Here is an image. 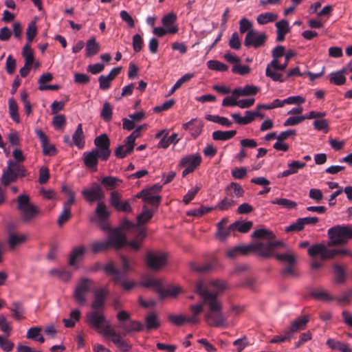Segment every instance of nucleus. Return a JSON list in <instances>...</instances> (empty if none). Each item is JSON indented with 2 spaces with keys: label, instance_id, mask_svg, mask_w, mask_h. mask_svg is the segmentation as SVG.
<instances>
[{
  "label": "nucleus",
  "instance_id": "2eb2a0df",
  "mask_svg": "<svg viewBox=\"0 0 352 352\" xmlns=\"http://www.w3.org/2000/svg\"><path fill=\"white\" fill-rule=\"evenodd\" d=\"M94 144L96 146V148L94 149L100 153V160L107 161L111 154L110 141L108 136L106 134H102L96 137Z\"/></svg>",
  "mask_w": 352,
  "mask_h": 352
},
{
  "label": "nucleus",
  "instance_id": "f03ea898",
  "mask_svg": "<svg viewBox=\"0 0 352 352\" xmlns=\"http://www.w3.org/2000/svg\"><path fill=\"white\" fill-rule=\"evenodd\" d=\"M121 270H118L113 262L107 263L104 270L108 275L113 276L116 284L120 285L124 290H130L136 285L134 281L126 278L128 272L135 264L134 261H129L124 256L120 257Z\"/></svg>",
  "mask_w": 352,
  "mask_h": 352
},
{
  "label": "nucleus",
  "instance_id": "5701e85b",
  "mask_svg": "<svg viewBox=\"0 0 352 352\" xmlns=\"http://www.w3.org/2000/svg\"><path fill=\"white\" fill-rule=\"evenodd\" d=\"M122 329V334L125 336L135 331H142L144 329V325L137 320H129L126 322L120 323L118 326Z\"/></svg>",
  "mask_w": 352,
  "mask_h": 352
},
{
  "label": "nucleus",
  "instance_id": "39448f33",
  "mask_svg": "<svg viewBox=\"0 0 352 352\" xmlns=\"http://www.w3.org/2000/svg\"><path fill=\"white\" fill-rule=\"evenodd\" d=\"M294 56L293 51L289 50L285 54V62L282 64L279 63L278 60H272L269 64H267L265 69L266 76L270 78L273 81L283 82L285 81L284 76L278 73L277 71H285L289 60Z\"/></svg>",
  "mask_w": 352,
  "mask_h": 352
},
{
  "label": "nucleus",
  "instance_id": "6e6552de",
  "mask_svg": "<svg viewBox=\"0 0 352 352\" xmlns=\"http://www.w3.org/2000/svg\"><path fill=\"white\" fill-rule=\"evenodd\" d=\"M229 289L228 283L223 280H213L208 283L199 281L196 283V292L200 296L201 290H206L208 293L215 295L218 298V295L225 290Z\"/></svg>",
  "mask_w": 352,
  "mask_h": 352
},
{
  "label": "nucleus",
  "instance_id": "de8ad7c7",
  "mask_svg": "<svg viewBox=\"0 0 352 352\" xmlns=\"http://www.w3.org/2000/svg\"><path fill=\"white\" fill-rule=\"evenodd\" d=\"M252 221H246V222H239L236 221L229 226L230 230H237L239 232L241 233L248 232L251 228L252 227Z\"/></svg>",
  "mask_w": 352,
  "mask_h": 352
},
{
  "label": "nucleus",
  "instance_id": "a878e982",
  "mask_svg": "<svg viewBox=\"0 0 352 352\" xmlns=\"http://www.w3.org/2000/svg\"><path fill=\"white\" fill-rule=\"evenodd\" d=\"M306 166L305 162L299 161H292L287 164V169L285 170L282 173L278 175V177H286L291 175L296 174L301 168H303Z\"/></svg>",
  "mask_w": 352,
  "mask_h": 352
},
{
  "label": "nucleus",
  "instance_id": "6e6d98bb",
  "mask_svg": "<svg viewBox=\"0 0 352 352\" xmlns=\"http://www.w3.org/2000/svg\"><path fill=\"white\" fill-rule=\"evenodd\" d=\"M168 320L176 326H181L184 324V323L188 324V318L186 316L183 314H179V315H175V314H170L168 316Z\"/></svg>",
  "mask_w": 352,
  "mask_h": 352
},
{
  "label": "nucleus",
  "instance_id": "6ab92c4d",
  "mask_svg": "<svg viewBox=\"0 0 352 352\" xmlns=\"http://www.w3.org/2000/svg\"><path fill=\"white\" fill-rule=\"evenodd\" d=\"M99 159H100V153L95 149L89 152H85L82 154V160L85 166L94 172L97 170Z\"/></svg>",
  "mask_w": 352,
  "mask_h": 352
},
{
  "label": "nucleus",
  "instance_id": "e2e57ef3",
  "mask_svg": "<svg viewBox=\"0 0 352 352\" xmlns=\"http://www.w3.org/2000/svg\"><path fill=\"white\" fill-rule=\"evenodd\" d=\"M230 196L223 198L218 204L217 208L221 210H227L236 204L232 197Z\"/></svg>",
  "mask_w": 352,
  "mask_h": 352
},
{
  "label": "nucleus",
  "instance_id": "f8f14e48",
  "mask_svg": "<svg viewBox=\"0 0 352 352\" xmlns=\"http://www.w3.org/2000/svg\"><path fill=\"white\" fill-rule=\"evenodd\" d=\"M82 195L88 203L102 201L104 192L102 187L97 183H94L89 188H85L82 191Z\"/></svg>",
  "mask_w": 352,
  "mask_h": 352
},
{
  "label": "nucleus",
  "instance_id": "412c9836",
  "mask_svg": "<svg viewBox=\"0 0 352 352\" xmlns=\"http://www.w3.org/2000/svg\"><path fill=\"white\" fill-rule=\"evenodd\" d=\"M177 16L174 12H169L162 18V23L169 34L177 33L179 29L176 23Z\"/></svg>",
  "mask_w": 352,
  "mask_h": 352
},
{
  "label": "nucleus",
  "instance_id": "473e14b6",
  "mask_svg": "<svg viewBox=\"0 0 352 352\" xmlns=\"http://www.w3.org/2000/svg\"><path fill=\"white\" fill-rule=\"evenodd\" d=\"M12 317L16 320H21L24 318L25 309L22 302L19 301L13 302L10 307Z\"/></svg>",
  "mask_w": 352,
  "mask_h": 352
},
{
  "label": "nucleus",
  "instance_id": "f3484780",
  "mask_svg": "<svg viewBox=\"0 0 352 352\" xmlns=\"http://www.w3.org/2000/svg\"><path fill=\"white\" fill-rule=\"evenodd\" d=\"M35 133L41 142L43 155L47 156L55 155L57 153V149L54 144H52L49 142L46 134L38 128L35 129Z\"/></svg>",
  "mask_w": 352,
  "mask_h": 352
},
{
  "label": "nucleus",
  "instance_id": "c756f323",
  "mask_svg": "<svg viewBox=\"0 0 352 352\" xmlns=\"http://www.w3.org/2000/svg\"><path fill=\"white\" fill-rule=\"evenodd\" d=\"M86 248L82 245L76 246L72 250L69 256V265L76 266L78 262L82 258Z\"/></svg>",
  "mask_w": 352,
  "mask_h": 352
},
{
  "label": "nucleus",
  "instance_id": "f704fd0d",
  "mask_svg": "<svg viewBox=\"0 0 352 352\" xmlns=\"http://www.w3.org/2000/svg\"><path fill=\"white\" fill-rule=\"evenodd\" d=\"M327 345L333 350H338L341 352H351V349L346 343L342 342L334 339H328L326 342Z\"/></svg>",
  "mask_w": 352,
  "mask_h": 352
},
{
  "label": "nucleus",
  "instance_id": "aec40b11",
  "mask_svg": "<svg viewBox=\"0 0 352 352\" xmlns=\"http://www.w3.org/2000/svg\"><path fill=\"white\" fill-rule=\"evenodd\" d=\"M93 292L94 299L91 303V308L93 309L101 310L109 295V291L106 287H102L94 290Z\"/></svg>",
  "mask_w": 352,
  "mask_h": 352
},
{
  "label": "nucleus",
  "instance_id": "a18cd8bd",
  "mask_svg": "<svg viewBox=\"0 0 352 352\" xmlns=\"http://www.w3.org/2000/svg\"><path fill=\"white\" fill-rule=\"evenodd\" d=\"M28 236L25 234H16L11 233L8 237V245L11 248H14L16 245L25 242Z\"/></svg>",
  "mask_w": 352,
  "mask_h": 352
},
{
  "label": "nucleus",
  "instance_id": "9d476101",
  "mask_svg": "<svg viewBox=\"0 0 352 352\" xmlns=\"http://www.w3.org/2000/svg\"><path fill=\"white\" fill-rule=\"evenodd\" d=\"M92 285V280L87 278L83 277L79 280L74 292V298L79 305H84L85 304V295L91 290Z\"/></svg>",
  "mask_w": 352,
  "mask_h": 352
},
{
  "label": "nucleus",
  "instance_id": "b1692460",
  "mask_svg": "<svg viewBox=\"0 0 352 352\" xmlns=\"http://www.w3.org/2000/svg\"><path fill=\"white\" fill-rule=\"evenodd\" d=\"M182 127L185 130H189L192 137L195 139L201 134L204 127V122L193 118L189 122L184 123Z\"/></svg>",
  "mask_w": 352,
  "mask_h": 352
},
{
  "label": "nucleus",
  "instance_id": "37998d69",
  "mask_svg": "<svg viewBox=\"0 0 352 352\" xmlns=\"http://www.w3.org/2000/svg\"><path fill=\"white\" fill-rule=\"evenodd\" d=\"M236 133L235 130L231 131H216L212 133V138L214 140L226 141L232 138Z\"/></svg>",
  "mask_w": 352,
  "mask_h": 352
},
{
  "label": "nucleus",
  "instance_id": "2f4dec72",
  "mask_svg": "<svg viewBox=\"0 0 352 352\" xmlns=\"http://www.w3.org/2000/svg\"><path fill=\"white\" fill-rule=\"evenodd\" d=\"M346 72V69H342L341 70L331 72L329 75V80L330 83L335 85H342L346 82V78L344 76Z\"/></svg>",
  "mask_w": 352,
  "mask_h": 352
},
{
  "label": "nucleus",
  "instance_id": "dca6fc26",
  "mask_svg": "<svg viewBox=\"0 0 352 352\" xmlns=\"http://www.w3.org/2000/svg\"><path fill=\"white\" fill-rule=\"evenodd\" d=\"M266 38L267 36L264 33H259L256 30H250L246 34L244 41L245 45L258 48L265 43Z\"/></svg>",
  "mask_w": 352,
  "mask_h": 352
},
{
  "label": "nucleus",
  "instance_id": "c85d7f7f",
  "mask_svg": "<svg viewBox=\"0 0 352 352\" xmlns=\"http://www.w3.org/2000/svg\"><path fill=\"white\" fill-rule=\"evenodd\" d=\"M309 320V319L307 316H303L298 317L292 321L291 322L289 329H287L288 331L291 332L292 337L293 336V333L304 329L306 327Z\"/></svg>",
  "mask_w": 352,
  "mask_h": 352
},
{
  "label": "nucleus",
  "instance_id": "680f3d73",
  "mask_svg": "<svg viewBox=\"0 0 352 352\" xmlns=\"http://www.w3.org/2000/svg\"><path fill=\"white\" fill-rule=\"evenodd\" d=\"M23 56L25 58V63L26 65H32L34 62L33 51L30 45L26 44L23 49Z\"/></svg>",
  "mask_w": 352,
  "mask_h": 352
},
{
  "label": "nucleus",
  "instance_id": "9b49d317",
  "mask_svg": "<svg viewBox=\"0 0 352 352\" xmlns=\"http://www.w3.org/2000/svg\"><path fill=\"white\" fill-rule=\"evenodd\" d=\"M280 247L286 248L282 241H268L267 243L257 242L253 243V251L263 256H271L272 252Z\"/></svg>",
  "mask_w": 352,
  "mask_h": 352
},
{
  "label": "nucleus",
  "instance_id": "79ce46f5",
  "mask_svg": "<svg viewBox=\"0 0 352 352\" xmlns=\"http://www.w3.org/2000/svg\"><path fill=\"white\" fill-rule=\"evenodd\" d=\"M277 14L272 12H263L257 16L256 21L259 25H265L275 21L278 19Z\"/></svg>",
  "mask_w": 352,
  "mask_h": 352
},
{
  "label": "nucleus",
  "instance_id": "774afa93",
  "mask_svg": "<svg viewBox=\"0 0 352 352\" xmlns=\"http://www.w3.org/2000/svg\"><path fill=\"white\" fill-rule=\"evenodd\" d=\"M251 71V68L248 65H242L239 63L235 64L232 67V72L234 74L245 76L248 74Z\"/></svg>",
  "mask_w": 352,
  "mask_h": 352
},
{
  "label": "nucleus",
  "instance_id": "864d4df0",
  "mask_svg": "<svg viewBox=\"0 0 352 352\" xmlns=\"http://www.w3.org/2000/svg\"><path fill=\"white\" fill-rule=\"evenodd\" d=\"M113 107L109 102H104L100 111L101 118L106 122L112 119Z\"/></svg>",
  "mask_w": 352,
  "mask_h": 352
},
{
  "label": "nucleus",
  "instance_id": "bf43d9fd",
  "mask_svg": "<svg viewBox=\"0 0 352 352\" xmlns=\"http://www.w3.org/2000/svg\"><path fill=\"white\" fill-rule=\"evenodd\" d=\"M110 247L107 242V240L94 241L91 243V251L94 253H98L102 251H105Z\"/></svg>",
  "mask_w": 352,
  "mask_h": 352
},
{
  "label": "nucleus",
  "instance_id": "4d7b16f0",
  "mask_svg": "<svg viewBox=\"0 0 352 352\" xmlns=\"http://www.w3.org/2000/svg\"><path fill=\"white\" fill-rule=\"evenodd\" d=\"M208 67L211 70L226 72L228 69V67L219 60H210L207 62Z\"/></svg>",
  "mask_w": 352,
  "mask_h": 352
},
{
  "label": "nucleus",
  "instance_id": "5fc2aeb1",
  "mask_svg": "<svg viewBox=\"0 0 352 352\" xmlns=\"http://www.w3.org/2000/svg\"><path fill=\"white\" fill-rule=\"evenodd\" d=\"M272 204H277L282 208L292 209L296 206V203L286 198H278L271 201Z\"/></svg>",
  "mask_w": 352,
  "mask_h": 352
},
{
  "label": "nucleus",
  "instance_id": "4468645a",
  "mask_svg": "<svg viewBox=\"0 0 352 352\" xmlns=\"http://www.w3.org/2000/svg\"><path fill=\"white\" fill-rule=\"evenodd\" d=\"M109 234L107 242L109 247L119 250L126 245L127 241L126 234L122 231L120 228H116L112 230H109Z\"/></svg>",
  "mask_w": 352,
  "mask_h": 352
},
{
  "label": "nucleus",
  "instance_id": "1a4fd4ad",
  "mask_svg": "<svg viewBox=\"0 0 352 352\" xmlns=\"http://www.w3.org/2000/svg\"><path fill=\"white\" fill-rule=\"evenodd\" d=\"M110 216L105 204L103 201H99L95 210V214L91 219L92 221L98 223L101 230L103 231L109 230V225L107 220Z\"/></svg>",
  "mask_w": 352,
  "mask_h": 352
},
{
  "label": "nucleus",
  "instance_id": "f257e3e1",
  "mask_svg": "<svg viewBox=\"0 0 352 352\" xmlns=\"http://www.w3.org/2000/svg\"><path fill=\"white\" fill-rule=\"evenodd\" d=\"M200 297L206 307L204 314L206 322L214 327H227V318L223 314V304L221 300L206 290L200 291Z\"/></svg>",
  "mask_w": 352,
  "mask_h": 352
},
{
  "label": "nucleus",
  "instance_id": "c03bdc74",
  "mask_svg": "<svg viewBox=\"0 0 352 352\" xmlns=\"http://www.w3.org/2000/svg\"><path fill=\"white\" fill-rule=\"evenodd\" d=\"M142 195L144 196V202L153 206H157L161 201V197L153 195L151 190H143Z\"/></svg>",
  "mask_w": 352,
  "mask_h": 352
},
{
  "label": "nucleus",
  "instance_id": "58836bf2",
  "mask_svg": "<svg viewBox=\"0 0 352 352\" xmlns=\"http://www.w3.org/2000/svg\"><path fill=\"white\" fill-rule=\"evenodd\" d=\"M100 50V45L96 42V38L92 37L89 38L86 43L85 51L86 56L88 57L96 54Z\"/></svg>",
  "mask_w": 352,
  "mask_h": 352
},
{
  "label": "nucleus",
  "instance_id": "69168bd1",
  "mask_svg": "<svg viewBox=\"0 0 352 352\" xmlns=\"http://www.w3.org/2000/svg\"><path fill=\"white\" fill-rule=\"evenodd\" d=\"M153 217V212L144 206L142 212L138 216L137 220L138 223H144L148 221Z\"/></svg>",
  "mask_w": 352,
  "mask_h": 352
},
{
  "label": "nucleus",
  "instance_id": "cd10ccee",
  "mask_svg": "<svg viewBox=\"0 0 352 352\" xmlns=\"http://www.w3.org/2000/svg\"><path fill=\"white\" fill-rule=\"evenodd\" d=\"M140 285L146 288L153 287L160 294L164 293L162 283L158 280L149 277L148 276H144L140 283Z\"/></svg>",
  "mask_w": 352,
  "mask_h": 352
},
{
  "label": "nucleus",
  "instance_id": "3c124183",
  "mask_svg": "<svg viewBox=\"0 0 352 352\" xmlns=\"http://www.w3.org/2000/svg\"><path fill=\"white\" fill-rule=\"evenodd\" d=\"M274 257L280 262L288 264L296 263V256L291 253L289 250L283 254H276Z\"/></svg>",
  "mask_w": 352,
  "mask_h": 352
},
{
  "label": "nucleus",
  "instance_id": "a211bd4d",
  "mask_svg": "<svg viewBox=\"0 0 352 352\" xmlns=\"http://www.w3.org/2000/svg\"><path fill=\"white\" fill-rule=\"evenodd\" d=\"M102 335L104 337L111 338V340L122 351L127 352L131 349V346L127 344L121 337V336L116 333L113 329H109L101 331Z\"/></svg>",
  "mask_w": 352,
  "mask_h": 352
},
{
  "label": "nucleus",
  "instance_id": "ddd939ff",
  "mask_svg": "<svg viewBox=\"0 0 352 352\" xmlns=\"http://www.w3.org/2000/svg\"><path fill=\"white\" fill-rule=\"evenodd\" d=\"M146 260L150 268L157 270L166 265L167 254L162 252H150L146 254Z\"/></svg>",
  "mask_w": 352,
  "mask_h": 352
},
{
  "label": "nucleus",
  "instance_id": "423d86ee",
  "mask_svg": "<svg viewBox=\"0 0 352 352\" xmlns=\"http://www.w3.org/2000/svg\"><path fill=\"white\" fill-rule=\"evenodd\" d=\"M308 254L311 257L319 256L322 260H327L333 258L338 254H350V252L344 249H329L324 243H316L309 248Z\"/></svg>",
  "mask_w": 352,
  "mask_h": 352
},
{
  "label": "nucleus",
  "instance_id": "4c0bfd02",
  "mask_svg": "<svg viewBox=\"0 0 352 352\" xmlns=\"http://www.w3.org/2000/svg\"><path fill=\"white\" fill-rule=\"evenodd\" d=\"M226 192L228 196L231 197H241L244 194V190L242 188L241 186L236 182L230 183L226 188Z\"/></svg>",
  "mask_w": 352,
  "mask_h": 352
},
{
  "label": "nucleus",
  "instance_id": "a19ab883",
  "mask_svg": "<svg viewBox=\"0 0 352 352\" xmlns=\"http://www.w3.org/2000/svg\"><path fill=\"white\" fill-rule=\"evenodd\" d=\"M11 168H8L3 170V174L1 177V182L4 186H8L10 183L14 182L16 180L17 177L16 174L12 171Z\"/></svg>",
  "mask_w": 352,
  "mask_h": 352
},
{
  "label": "nucleus",
  "instance_id": "0eeeda50",
  "mask_svg": "<svg viewBox=\"0 0 352 352\" xmlns=\"http://www.w3.org/2000/svg\"><path fill=\"white\" fill-rule=\"evenodd\" d=\"M86 322L91 328L98 330L101 334V331L111 329L109 321L107 320L102 310L93 309L88 312L86 316Z\"/></svg>",
  "mask_w": 352,
  "mask_h": 352
},
{
  "label": "nucleus",
  "instance_id": "c9c22d12",
  "mask_svg": "<svg viewBox=\"0 0 352 352\" xmlns=\"http://www.w3.org/2000/svg\"><path fill=\"white\" fill-rule=\"evenodd\" d=\"M134 146L124 140V144L119 146L115 151V155L118 158H124L131 154L133 151Z\"/></svg>",
  "mask_w": 352,
  "mask_h": 352
},
{
  "label": "nucleus",
  "instance_id": "72a5a7b5",
  "mask_svg": "<svg viewBox=\"0 0 352 352\" xmlns=\"http://www.w3.org/2000/svg\"><path fill=\"white\" fill-rule=\"evenodd\" d=\"M231 116L234 122L240 125L248 124L254 120L253 113L251 111H246L244 117L241 116L239 113H232Z\"/></svg>",
  "mask_w": 352,
  "mask_h": 352
},
{
  "label": "nucleus",
  "instance_id": "49530a36",
  "mask_svg": "<svg viewBox=\"0 0 352 352\" xmlns=\"http://www.w3.org/2000/svg\"><path fill=\"white\" fill-rule=\"evenodd\" d=\"M122 181L116 177L112 176H107L102 179L101 184L106 188L107 189H113L116 186H119Z\"/></svg>",
  "mask_w": 352,
  "mask_h": 352
},
{
  "label": "nucleus",
  "instance_id": "ea45409f",
  "mask_svg": "<svg viewBox=\"0 0 352 352\" xmlns=\"http://www.w3.org/2000/svg\"><path fill=\"white\" fill-rule=\"evenodd\" d=\"M8 109L10 118L16 123L20 122L18 105L14 98L8 100Z\"/></svg>",
  "mask_w": 352,
  "mask_h": 352
},
{
  "label": "nucleus",
  "instance_id": "393cba45",
  "mask_svg": "<svg viewBox=\"0 0 352 352\" xmlns=\"http://www.w3.org/2000/svg\"><path fill=\"white\" fill-rule=\"evenodd\" d=\"M204 306L205 305L203 302L198 304H192L189 306V311L191 314L187 316L188 324H197L200 322V314L204 310Z\"/></svg>",
  "mask_w": 352,
  "mask_h": 352
},
{
  "label": "nucleus",
  "instance_id": "603ef678",
  "mask_svg": "<svg viewBox=\"0 0 352 352\" xmlns=\"http://www.w3.org/2000/svg\"><path fill=\"white\" fill-rule=\"evenodd\" d=\"M207 120L211 121L212 122L218 123L223 126L230 127L232 124V122L230 121L226 117H221L219 116L214 115H208L206 117Z\"/></svg>",
  "mask_w": 352,
  "mask_h": 352
},
{
  "label": "nucleus",
  "instance_id": "0e129e2a",
  "mask_svg": "<svg viewBox=\"0 0 352 352\" xmlns=\"http://www.w3.org/2000/svg\"><path fill=\"white\" fill-rule=\"evenodd\" d=\"M214 208L212 207L201 206L199 208H195L187 212L188 216L201 217L202 215L212 211Z\"/></svg>",
  "mask_w": 352,
  "mask_h": 352
},
{
  "label": "nucleus",
  "instance_id": "7ed1b4c3",
  "mask_svg": "<svg viewBox=\"0 0 352 352\" xmlns=\"http://www.w3.org/2000/svg\"><path fill=\"white\" fill-rule=\"evenodd\" d=\"M328 245H344L352 239V226L337 225L327 230Z\"/></svg>",
  "mask_w": 352,
  "mask_h": 352
},
{
  "label": "nucleus",
  "instance_id": "e433bc0d",
  "mask_svg": "<svg viewBox=\"0 0 352 352\" xmlns=\"http://www.w3.org/2000/svg\"><path fill=\"white\" fill-rule=\"evenodd\" d=\"M49 274L52 276H56L63 282L67 283L72 278V272L63 269H52L49 271Z\"/></svg>",
  "mask_w": 352,
  "mask_h": 352
},
{
  "label": "nucleus",
  "instance_id": "20e7f679",
  "mask_svg": "<svg viewBox=\"0 0 352 352\" xmlns=\"http://www.w3.org/2000/svg\"><path fill=\"white\" fill-rule=\"evenodd\" d=\"M17 209L21 212L22 220L25 223H28L41 214L39 208L30 202V197L25 194H21L18 196Z\"/></svg>",
  "mask_w": 352,
  "mask_h": 352
},
{
  "label": "nucleus",
  "instance_id": "338daca9",
  "mask_svg": "<svg viewBox=\"0 0 352 352\" xmlns=\"http://www.w3.org/2000/svg\"><path fill=\"white\" fill-rule=\"evenodd\" d=\"M201 185L197 184L194 188L190 189L188 192L184 196L183 201L185 204H188L195 197L198 191L201 189Z\"/></svg>",
  "mask_w": 352,
  "mask_h": 352
},
{
  "label": "nucleus",
  "instance_id": "bb28decb",
  "mask_svg": "<svg viewBox=\"0 0 352 352\" xmlns=\"http://www.w3.org/2000/svg\"><path fill=\"white\" fill-rule=\"evenodd\" d=\"M276 41L282 42L285 40V35L289 32L290 27L287 20L283 19L276 23Z\"/></svg>",
  "mask_w": 352,
  "mask_h": 352
},
{
  "label": "nucleus",
  "instance_id": "4be33fe9",
  "mask_svg": "<svg viewBox=\"0 0 352 352\" xmlns=\"http://www.w3.org/2000/svg\"><path fill=\"white\" fill-rule=\"evenodd\" d=\"M201 160V156L198 153L188 155L181 159L179 166L192 168L194 171L200 165Z\"/></svg>",
  "mask_w": 352,
  "mask_h": 352
},
{
  "label": "nucleus",
  "instance_id": "13d9d810",
  "mask_svg": "<svg viewBox=\"0 0 352 352\" xmlns=\"http://www.w3.org/2000/svg\"><path fill=\"white\" fill-rule=\"evenodd\" d=\"M37 33V27L35 21H31L26 30L27 44L30 45Z\"/></svg>",
  "mask_w": 352,
  "mask_h": 352
},
{
  "label": "nucleus",
  "instance_id": "8fccbe9b",
  "mask_svg": "<svg viewBox=\"0 0 352 352\" xmlns=\"http://www.w3.org/2000/svg\"><path fill=\"white\" fill-rule=\"evenodd\" d=\"M146 237V232L144 229H139V232L137 233L135 236V239L130 242H127L126 245H128L130 248L135 250H138L141 245L142 241Z\"/></svg>",
  "mask_w": 352,
  "mask_h": 352
},
{
  "label": "nucleus",
  "instance_id": "7c9ffc66",
  "mask_svg": "<svg viewBox=\"0 0 352 352\" xmlns=\"http://www.w3.org/2000/svg\"><path fill=\"white\" fill-rule=\"evenodd\" d=\"M72 142L74 145L77 146L79 149H82L85 146V135L82 130V124H78L77 128L72 135Z\"/></svg>",
  "mask_w": 352,
  "mask_h": 352
},
{
  "label": "nucleus",
  "instance_id": "09e8293b",
  "mask_svg": "<svg viewBox=\"0 0 352 352\" xmlns=\"http://www.w3.org/2000/svg\"><path fill=\"white\" fill-rule=\"evenodd\" d=\"M146 329L147 331L155 329L160 327V322L155 314H151L145 318Z\"/></svg>",
  "mask_w": 352,
  "mask_h": 352
},
{
  "label": "nucleus",
  "instance_id": "052dcab7",
  "mask_svg": "<svg viewBox=\"0 0 352 352\" xmlns=\"http://www.w3.org/2000/svg\"><path fill=\"white\" fill-rule=\"evenodd\" d=\"M7 164L8 167L12 168V171H13L16 174L17 177L19 176L23 177L25 175V168L16 162H13L12 160H8Z\"/></svg>",
  "mask_w": 352,
  "mask_h": 352
}]
</instances>
